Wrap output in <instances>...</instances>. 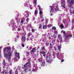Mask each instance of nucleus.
Listing matches in <instances>:
<instances>
[{"mask_svg": "<svg viewBox=\"0 0 74 74\" xmlns=\"http://www.w3.org/2000/svg\"><path fill=\"white\" fill-rule=\"evenodd\" d=\"M3 51L4 57L8 60L10 61L12 57V50H11V48L10 47H5L3 49Z\"/></svg>", "mask_w": 74, "mask_h": 74, "instance_id": "nucleus-1", "label": "nucleus"}, {"mask_svg": "<svg viewBox=\"0 0 74 74\" xmlns=\"http://www.w3.org/2000/svg\"><path fill=\"white\" fill-rule=\"evenodd\" d=\"M24 71H23V72L21 73V74H25V73L27 71H29V73H32V71L31 69H30L31 67V64L30 62H27L24 65Z\"/></svg>", "mask_w": 74, "mask_h": 74, "instance_id": "nucleus-2", "label": "nucleus"}, {"mask_svg": "<svg viewBox=\"0 0 74 74\" xmlns=\"http://www.w3.org/2000/svg\"><path fill=\"white\" fill-rule=\"evenodd\" d=\"M50 8H51V11L50 12V16H52L53 14H52V12H57V11H61V10L60 9H59V6H58V4H56V5L55 6V7H54L53 5V6H50ZM55 8V11H53V9Z\"/></svg>", "mask_w": 74, "mask_h": 74, "instance_id": "nucleus-3", "label": "nucleus"}, {"mask_svg": "<svg viewBox=\"0 0 74 74\" xmlns=\"http://www.w3.org/2000/svg\"><path fill=\"white\" fill-rule=\"evenodd\" d=\"M64 55V53H62L60 52H58L57 53V57L58 59L61 60V61L62 62H63L64 61L63 58H64L63 55Z\"/></svg>", "mask_w": 74, "mask_h": 74, "instance_id": "nucleus-4", "label": "nucleus"}, {"mask_svg": "<svg viewBox=\"0 0 74 74\" xmlns=\"http://www.w3.org/2000/svg\"><path fill=\"white\" fill-rule=\"evenodd\" d=\"M46 60H47V62L48 63H51V62L52 60V56L51 53H48L47 55V56L46 58Z\"/></svg>", "mask_w": 74, "mask_h": 74, "instance_id": "nucleus-5", "label": "nucleus"}, {"mask_svg": "<svg viewBox=\"0 0 74 74\" xmlns=\"http://www.w3.org/2000/svg\"><path fill=\"white\" fill-rule=\"evenodd\" d=\"M37 7H39V14L40 16V19H42L41 20V21L42 22L44 21V18L42 17V16H43V15H42V11H41V7L40 6V5H38L37 6Z\"/></svg>", "mask_w": 74, "mask_h": 74, "instance_id": "nucleus-6", "label": "nucleus"}, {"mask_svg": "<svg viewBox=\"0 0 74 74\" xmlns=\"http://www.w3.org/2000/svg\"><path fill=\"white\" fill-rule=\"evenodd\" d=\"M15 57L14 58V62H17L19 59V53H17V52H14Z\"/></svg>", "mask_w": 74, "mask_h": 74, "instance_id": "nucleus-7", "label": "nucleus"}, {"mask_svg": "<svg viewBox=\"0 0 74 74\" xmlns=\"http://www.w3.org/2000/svg\"><path fill=\"white\" fill-rule=\"evenodd\" d=\"M65 3V0H61V7L63 9H64V10L65 11H66L67 10V8H66V6L64 4Z\"/></svg>", "mask_w": 74, "mask_h": 74, "instance_id": "nucleus-8", "label": "nucleus"}, {"mask_svg": "<svg viewBox=\"0 0 74 74\" xmlns=\"http://www.w3.org/2000/svg\"><path fill=\"white\" fill-rule=\"evenodd\" d=\"M38 70V67H37V64H34V66H33V69L32 70V71H36L37 70Z\"/></svg>", "mask_w": 74, "mask_h": 74, "instance_id": "nucleus-9", "label": "nucleus"}, {"mask_svg": "<svg viewBox=\"0 0 74 74\" xmlns=\"http://www.w3.org/2000/svg\"><path fill=\"white\" fill-rule=\"evenodd\" d=\"M26 34V32H24L23 34V36H22L21 38V40L23 42H25L26 41V37H25V35Z\"/></svg>", "mask_w": 74, "mask_h": 74, "instance_id": "nucleus-10", "label": "nucleus"}, {"mask_svg": "<svg viewBox=\"0 0 74 74\" xmlns=\"http://www.w3.org/2000/svg\"><path fill=\"white\" fill-rule=\"evenodd\" d=\"M24 5L25 6H26V7H30L29 1H25Z\"/></svg>", "mask_w": 74, "mask_h": 74, "instance_id": "nucleus-11", "label": "nucleus"}, {"mask_svg": "<svg viewBox=\"0 0 74 74\" xmlns=\"http://www.w3.org/2000/svg\"><path fill=\"white\" fill-rule=\"evenodd\" d=\"M15 18L16 20V23L17 25H19V22H20V19L16 17Z\"/></svg>", "mask_w": 74, "mask_h": 74, "instance_id": "nucleus-12", "label": "nucleus"}, {"mask_svg": "<svg viewBox=\"0 0 74 74\" xmlns=\"http://www.w3.org/2000/svg\"><path fill=\"white\" fill-rule=\"evenodd\" d=\"M3 72L1 73L2 74H8V72H7V71H6V70H5L4 69V68H5V66H3Z\"/></svg>", "mask_w": 74, "mask_h": 74, "instance_id": "nucleus-13", "label": "nucleus"}, {"mask_svg": "<svg viewBox=\"0 0 74 74\" xmlns=\"http://www.w3.org/2000/svg\"><path fill=\"white\" fill-rule=\"evenodd\" d=\"M12 25H14V26H15V23L14 21V20H12L11 22H10V26H12Z\"/></svg>", "mask_w": 74, "mask_h": 74, "instance_id": "nucleus-14", "label": "nucleus"}, {"mask_svg": "<svg viewBox=\"0 0 74 74\" xmlns=\"http://www.w3.org/2000/svg\"><path fill=\"white\" fill-rule=\"evenodd\" d=\"M47 35H43L42 36V41H44L47 38Z\"/></svg>", "mask_w": 74, "mask_h": 74, "instance_id": "nucleus-15", "label": "nucleus"}, {"mask_svg": "<svg viewBox=\"0 0 74 74\" xmlns=\"http://www.w3.org/2000/svg\"><path fill=\"white\" fill-rule=\"evenodd\" d=\"M46 53V52H40V55H42V54L43 55V56H44V57H45V54Z\"/></svg>", "mask_w": 74, "mask_h": 74, "instance_id": "nucleus-16", "label": "nucleus"}, {"mask_svg": "<svg viewBox=\"0 0 74 74\" xmlns=\"http://www.w3.org/2000/svg\"><path fill=\"white\" fill-rule=\"evenodd\" d=\"M25 18H21V21L20 22L21 23V24H23V23L25 22Z\"/></svg>", "mask_w": 74, "mask_h": 74, "instance_id": "nucleus-17", "label": "nucleus"}, {"mask_svg": "<svg viewBox=\"0 0 74 74\" xmlns=\"http://www.w3.org/2000/svg\"><path fill=\"white\" fill-rule=\"evenodd\" d=\"M36 48H34L32 49V50L31 51V52L32 53L35 52H36Z\"/></svg>", "mask_w": 74, "mask_h": 74, "instance_id": "nucleus-18", "label": "nucleus"}, {"mask_svg": "<svg viewBox=\"0 0 74 74\" xmlns=\"http://www.w3.org/2000/svg\"><path fill=\"white\" fill-rule=\"evenodd\" d=\"M72 37V35L71 34H70V35H69L66 36V40H68V37Z\"/></svg>", "mask_w": 74, "mask_h": 74, "instance_id": "nucleus-19", "label": "nucleus"}, {"mask_svg": "<svg viewBox=\"0 0 74 74\" xmlns=\"http://www.w3.org/2000/svg\"><path fill=\"white\" fill-rule=\"evenodd\" d=\"M3 48V46H1V47H0V58L2 57L1 54V49H2Z\"/></svg>", "mask_w": 74, "mask_h": 74, "instance_id": "nucleus-20", "label": "nucleus"}, {"mask_svg": "<svg viewBox=\"0 0 74 74\" xmlns=\"http://www.w3.org/2000/svg\"><path fill=\"white\" fill-rule=\"evenodd\" d=\"M19 68H17L15 72V74H18V71H19Z\"/></svg>", "mask_w": 74, "mask_h": 74, "instance_id": "nucleus-21", "label": "nucleus"}, {"mask_svg": "<svg viewBox=\"0 0 74 74\" xmlns=\"http://www.w3.org/2000/svg\"><path fill=\"white\" fill-rule=\"evenodd\" d=\"M41 65L42 66H45V62H42L41 63Z\"/></svg>", "mask_w": 74, "mask_h": 74, "instance_id": "nucleus-22", "label": "nucleus"}, {"mask_svg": "<svg viewBox=\"0 0 74 74\" xmlns=\"http://www.w3.org/2000/svg\"><path fill=\"white\" fill-rule=\"evenodd\" d=\"M25 13L27 14V16H29V12L28 11H25Z\"/></svg>", "mask_w": 74, "mask_h": 74, "instance_id": "nucleus-23", "label": "nucleus"}, {"mask_svg": "<svg viewBox=\"0 0 74 74\" xmlns=\"http://www.w3.org/2000/svg\"><path fill=\"white\" fill-rule=\"evenodd\" d=\"M69 4H74V0H71Z\"/></svg>", "mask_w": 74, "mask_h": 74, "instance_id": "nucleus-24", "label": "nucleus"}, {"mask_svg": "<svg viewBox=\"0 0 74 74\" xmlns=\"http://www.w3.org/2000/svg\"><path fill=\"white\" fill-rule=\"evenodd\" d=\"M33 1L34 2V6H36V4H37V0H33Z\"/></svg>", "mask_w": 74, "mask_h": 74, "instance_id": "nucleus-25", "label": "nucleus"}, {"mask_svg": "<svg viewBox=\"0 0 74 74\" xmlns=\"http://www.w3.org/2000/svg\"><path fill=\"white\" fill-rule=\"evenodd\" d=\"M3 65L5 66L7 65V63L5 62V60H3Z\"/></svg>", "mask_w": 74, "mask_h": 74, "instance_id": "nucleus-26", "label": "nucleus"}, {"mask_svg": "<svg viewBox=\"0 0 74 74\" xmlns=\"http://www.w3.org/2000/svg\"><path fill=\"white\" fill-rule=\"evenodd\" d=\"M58 38H59V40L61 39L62 38V36H61V35H58Z\"/></svg>", "mask_w": 74, "mask_h": 74, "instance_id": "nucleus-27", "label": "nucleus"}, {"mask_svg": "<svg viewBox=\"0 0 74 74\" xmlns=\"http://www.w3.org/2000/svg\"><path fill=\"white\" fill-rule=\"evenodd\" d=\"M38 13V12H37V11L35 10L34 12V15L35 16H37V14Z\"/></svg>", "mask_w": 74, "mask_h": 74, "instance_id": "nucleus-28", "label": "nucleus"}, {"mask_svg": "<svg viewBox=\"0 0 74 74\" xmlns=\"http://www.w3.org/2000/svg\"><path fill=\"white\" fill-rule=\"evenodd\" d=\"M61 48H62L61 46H58V48L59 51H60Z\"/></svg>", "mask_w": 74, "mask_h": 74, "instance_id": "nucleus-29", "label": "nucleus"}, {"mask_svg": "<svg viewBox=\"0 0 74 74\" xmlns=\"http://www.w3.org/2000/svg\"><path fill=\"white\" fill-rule=\"evenodd\" d=\"M43 28L44 29H45L47 28V25H44L43 26Z\"/></svg>", "mask_w": 74, "mask_h": 74, "instance_id": "nucleus-30", "label": "nucleus"}, {"mask_svg": "<svg viewBox=\"0 0 74 74\" xmlns=\"http://www.w3.org/2000/svg\"><path fill=\"white\" fill-rule=\"evenodd\" d=\"M38 60L39 62H42V58H38Z\"/></svg>", "mask_w": 74, "mask_h": 74, "instance_id": "nucleus-31", "label": "nucleus"}, {"mask_svg": "<svg viewBox=\"0 0 74 74\" xmlns=\"http://www.w3.org/2000/svg\"><path fill=\"white\" fill-rule=\"evenodd\" d=\"M60 27L61 29H63L64 28V26H63L62 24H61Z\"/></svg>", "mask_w": 74, "mask_h": 74, "instance_id": "nucleus-32", "label": "nucleus"}, {"mask_svg": "<svg viewBox=\"0 0 74 74\" xmlns=\"http://www.w3.org/2000/svg\"><path fill=\"white\" fill-rule=\"evenodd\" d=\"M28 16H26V18H25L26 19H27L26 21L27 22H28V21H29V19L28 18Z\"/></svg>", "mask_w": 74, "mask_h": 74, "instance_id": "nucleus-33", "label": "nucleus"}, {"mask_svg": "<svg viewBox=\"0 0 74 74\" xmlns=\"http://www.w3.org/2000/svg\"><path fill=\"white\" fill-rule=\"evenodd\" d=\"M55 40H52V43L53 45L54 44V42H55Z\"/></svg>", "mask_w": 74, "mask_h": 74, "instance_id": "nucleus-34", "label": "nucleus"}, {"mask_svg": "<svg viewBox=\"0 0 74 74\" xmlns=\"http://www.w3.org/2000/svg\"><path fill=\"white\" fill-rule=\"evenodd\" d=\"M63 22L64 23H65L66 22V19H63Z\"/></svg>", "mask_w": 74, "mask_h": 74, "instance_id": "nucleus-35", "label": "nucleus"}, {"mask_svg": "<svg viewBox=\"0 0 74 74\" xmlns=\"http://www.w3.org/2000/svg\"><path fill=\"white\" fill-rule=\"evenodd\" d=\"M13 31L15 30V26H13V27L12 28Z\"/></svg>", "mask_w": 74, "mask_h": 74, "instance_id": "nucleus-36", "label": "nucleus"}, {"mask_svg": "<svg viewBox=\"0 0 74 74\" xmlns=\"http://www.w3.org/2000/svg\"><path fill=\"white\" fill-rule=\"evenodd\" d=\"M52 30H54V31H55L56 29V27H53L52 28Z\"/></svg>", "mask_w": 74, "mask_h": 74, "instance_id": "nucleus-37", "label": "nucleus"}, {"mask_svg": "<svg viewBox=\"0 0 74 74\" xmlns=\"http://www.w3.org/2000/svg\"><path fill=\"white\" fill-rule=\"evenodd\" d=\"M12 70H10V71L9 72V73L10 74H12Z\"/></svg>", "mask_w": 74, "mask_h": 74, "instance_id": "nucleus-38", "label": "nucleus"}, {"mask_svg": "<svg viewBox=\"0 0 74 74\" xmlns=\"http://www.w3.org/2000/svg\"><path fill=\"white\" fill-rule=\"evenodd\" d=\"M31 35H32V34L31 33H29L28 34V36H31Z\"/></svg>", "mask_w": 74, "mask_h": 74, "instance_id": "nucleus-39", "label": "nucleus"}, {"mask_svg": "<svg viewBox=\"0 0 74 74\" xmlns=\"http://www.w3.org/2000/svg\"><path fill=\"white\" fill-rule=\"evenodd\" d=\"M32 47H30L28 49V51H30L31 50V49H32Z\"/></svg>", "mask_w": 74, "mask_h": 74, "instance_id": "nucleus-40", "label": "nucleus"}, {"mask_svg": "<svg viewBox=\"0 0 74 74\" xmlns=\"http://www.w3.org/2000/svg\"><path fill=\"white\" fill-rule=\"evenodd\" d=\"M47 26L48 27H51V26H52L51 24H49L47 25Z\"/></svg>", "mask_w": 74, "mask_h": 74, "instance_id": "nucleus-41", "label": "nucleus"}, {"mask_svg": "<svg viewBox=\"0 0 74 74\" xmlns=\"http://www.w3.org/2000/svg\"><path fill=\"white\" fill-rule=\"evenodd\" d=\"M61 33H63V34H65V33H66V32L65 31H64L63 30H62V31L61 32Z\"/></svg>", "mask_w": 74, "mask_h": 74, "instance_id": "nucleus-42", "label": "nucleus"}, {"mask_svg": "<svg viewBox=\"0 0 74 74\" xmlns=\"http://www.w3.org/2000/svg\"><path fill=\"white\" fill-rule=\"evenodd\" d=\"M60 41V43L62 42V41H63V40H62V38L60 39H59Z\"/></svg>", "mask_w": 74, "mask_h": 74, "instance_id": "nucleus-43", "label": "nucleus"}, {"mask_svg": "<svg viewBox=\"0 0 74 74\" xmlns=\"http://www.w3.org/2000/svg\"><path fill=\"white\" fill-rule=\"evenodd\" d=\"M33 36H32L31 38H30V40L31 41L33 40Z\"/></svg>", "mask_w": 74, "mask_h": 74, "instance_id": "nucleus-44", "label": "nucleus"}, {"mask_svg": "<svg viewBox=\"0 0 74 74\" xmlns=\"http://www.w3.org/2000/svg\"><path fill=\"white\" fill-rule=\"evenodd\" d=\"M49 43H46V46H48V45H49Z\"/></svg>", "mask_w": 74, "mask_h": 74, "instance_id": "nucleus-45", "label": "nucleus"}, {"mask_svg": "<svg viewBox=\"0 0 74 74\" xmlns=\"http://www.w3.org/2000/svg\"><path fill=\"white\" fill-rule=\"evenodd\" d=\"M54 48L55 50V51H56V50H57V47H54Z\"/></svg>", "mask_w": 74, "mask_h": 74, "instance_id": "nucleus-46", "label": "nucleus"}, {"mask_svg": "<svg viewBox=\"0 0 74 74\" xmlns=\"http://www.w3.org/2000/svg\"><path fill=\"white\" fill-rule=\"evenodd\" d=\"M45 23L46 24H47L48 23V20L46 19Z\"/></svg>", "mask_w": 74, "mask_h": 74, "instance_id": "nucleus-47", "label": "nucleus"}, {"mask_svg": "<svg viewBox=\"0 0 74 74\" xmlns=\"http://www.w3.org/2000/svg\"><path fill=\"white\" fill-rule=\"evenodd\" d=\"M41 49V50H44V49H45V48H44V47H42Z\"/></svg>", "mask_w": 74, "mask_h": 74, "instance_id": "nucleus-48", "label": "nucleus"}, {"mask_svg": "<svg viewBox=\"0 0 74 74\" xmlns=\"http://www.w3.org/2000/svg\"><path fill=\"white\" fill-rule=\"evenodd\" d=\"M21 29L20 28H19L17 29V30L18 31H21Z\"/></svg>", "mask_w": 74, "mask_h": 74, "instance_id": "nucleus-49", "label": "nucleus"}, {"mask_svg": "<svg viewBox=\"0 0 74 74\" xmlns=\"http://www.w3.org/2000/svg\"><path fill=\"white\" fill-rule=\"evenodd\" d=\"M54 33L56 34H58V31H54Z\"/></svg>", "mask_w": 74, "mask_h": 74, "instance_id": "nucleus-50", "label": "nucleus"}, {"mask_svg": "<svg viewBox=\"0 0 74 74\" xmlns=\"http://www.w3.org/2000/svg\"><path fill=\"white\" fill-rule=\"evenodd\" d=\"M41 27H42V25H40L39 27V29H41Z\"/></svg>", "mask_w": 74, "mask_h": 74, "instance_id": "nucleus-51", "label": "nucleus"}, {"mask_svg": "<svg viewBox=\"0 0 74 74\" xmlns=\"http://www.w3.org/2000/svg\"><path fill=\"white\" fill-rule=\"evenodd\" d=\"M35 30L34 29H33V28L32 27V32H34Z\"/></svg>", "mask_w": 74, "mask_h": 74, "instance_id": "nucleus-52", "label": "nucleus"}, {"mask_svg": "<svg viewBox=\"0 0 74 74\" xmlns=\"http://www.w3.org/2000/svg\"><path fill=\"white\" fill-rule=\"evenodd\" d=\"M31 24H29L28 25V26H29V27H31Z\"/></svg>", "mask_w": 74, "mask_h": 74, "instance_id": "nucleus-53", "label": "nucleus"}, {"mask_svg": "<svg viewBox=\"0 0 74 74\" xmlns=\"http://www.w3.org/2000/svg\"><path fill=\"white\" fill-rule=\"evenodd\" d=\"M53 37H55V35H54L53 36H51V37L52 38H53Z\"/></svg>", "mask_w": 74, "mask_h": 74, "instance_id": "nucleus-54", "label": "nucleus"}, {"mask_svg": "<svg viewBox=\"0 0 74 74\" xmlns=\"http://www.w3.org/2000/svg\"><path fill=\"white\" fill-rule=\"evenodd\" d=\"M22 46L23 47H25V45H24V44H22Z\"/></svg>", "mask_w": 74, "mask_h": 74, "instance_id": "nucleus-55", "label": "nucleus"}, {"mask_svg": "<svg viewBox=\"0 0 74 74\" xmlns=\"http://www.w3.org/2000/svg\"><path fill=\"white\" fill-rule=\"evenodd\" d=\"M29 53H30V52H27V53L28 55H29Z\"/></svg>", "mask_w": 74, "mask_h": 74, "instance_id": "nucleus-56", "label": "nucleus"}, {"mask_svg": "<svg viewBox=\"0 0 74 74\" xmlns=\"http://www.w3.org/2000/svg\"><path fill=\"white\" fill-rule=\"evenodd\" d=\"M12 49L13 50L14 49V46H13L12 47Z\"/></svg>", "mask_w": 74, "mask_h": 74, "instance_id": "nucleus-57", "label": "nucleus"}, {"mask_svg": "<svg viewBox=\"0 0 74 74\" xmlns=\"http://www.w3.org/2000/svg\"><path fill=\"white\" fill-rule=\"evenodd\" d=\"M53 37H54V38L55 39V38H56V36L55 35H54V36Z\"/></svg>", "mask_w": 74, "mask_h": 74, "instance_id": "nucleus-58", "label": "nucleus"}, {"mask_svg": "<svg viewBox=\"0 0 74 74\" xmlns=\"http://www.w3.org/2000/svg\"><path fill=\"white\" fill-rule=\"evenodd\" d=\"M30 10H32V9H33V8H32V7H31V6H30Z\"/></svg>", "mask_w": 74, "mask_h": 74, "instance_id": "nucleus-59", "label": "nucleus"}, {"mask_svg": "<svg viewBox=\"0 0 74 74\" xmlns=\"http://www.w3.org/2000/svg\"><path fill=\"white\" fill-rule=\"evenodd\" d=\"M29 37H28L27 39V40H29Z\"/></svg>", "mask_w": 74, "mask_h": 74, "instance_id": "nucleus-60", "label": "nucleus"}, {"mask_svg": "<svg viewBox=\"0 0 74 74\" xmlns=\"http://www.w3.org/2000/svg\"><path fill=\"white\" fill-rule=\"evenodd\" d=\"M49 39H51V38L50 37H49Z\"/></svg>", "mask_w": 74, "mask_h": 74, "instance_id": "nucleus-61", "label": "nucleus"}, {"mask_svg": "<svg viewBox=\"0 0 74 74\" xmlns=\"http://www.w3.org/2000/svg\"><path fill=\"white\" fill-rule=\"evenodd\" d=\"M14 70H15V69H16V67H14Z\"/></svg>", "mask_w": 74, "mask_h": 74, "instance_id": "nucleus-62", "label": "nucleus"}, {"mask_svg": "<svg viewBox=\"0 0 74 74\" xmlns=\"http://www.w3.org/2000/svg\"><path fill=\"white\" fill-rule=\"evenodd\" d=\"M22 29H23V26H22Z\"/></svg>", "mask_w": 74, "mask_h": 74, "instance_id": "nucleus-63", "label": "nucleus"}, {"mask_svg": "<svg viewBox=\"0 0 74 74\" xmlns=\"http://www.w3.org/2000/svg\"><path fill=\"white\" fill-rule=\"evenodd\" d=\"M27 48H28L29 49V48H28V47L27 46Z\"/></svg>", "mask_w": 74, "mask_h": 74, "instance_id": "nucleus-64", "label": "nucleus"}]
</instances>
